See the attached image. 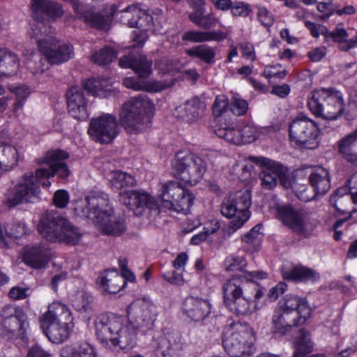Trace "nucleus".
Instances as JSON below:
<instances>
[{
	"mask_svg": "<svg viewBox=\"0 0 357 357\" xmlns=\"http://www.w3.org/2000/svg\"><path fill=\"white\" fill-rule=\"evenodd\" d=\"M68 158L69 153L63 150L47 151L43 158L38 160V163L46 164L49 168L41 167L35 173H25L17 184L8 190L5 204L12 208L23 202H31L32 198L39 195L40 186L50 185L51 183L48 179L55 175L62 179L68 178L70 171L65 160Z\"/></svg>",
	"mask_w": 357,
	"mask_h": 357,
	"instance_id": "f257e3e1",
	"label": "nucleus"
},
{
	"mask_svg": "<svg viewBox=\"0 0 357 357\" xmlns=\"http://www.w3.org/2000/svg\"><path fill=\"white\" fill-rule=\"evenodd\" d=\"M32 11L36 21L31 25V37L35 38L38 50L52 64L66 62L74 56V48L70 43L59 44L54 29L43 20L45 17H59L61 6L50 0H32Z\"/></svg>",
	"mask_w": 357,
	"mask_h": 357,
	"instance_id": "f03ea898",
	"label": "nucleus"
},
{
	"mask_svg": "<svg viewBox=\"0 0 357 357\" xmlns=\"http://www.w3.org/2000/svg\"><path fill=\"white\" fill-rule=\"evenodd\" d=\"M73 206L76 215L91 220L106 234L119 236L126 230L124 221L114 215L108 195L102 192L91 191Z\"/></svg>",
	"mask_w": 357,
	"mask_h": 357,
	"instance_id": "7ed1b4c3",
	"label": "nucleus"
},
{
	"mask_svg": "<svg viewBox=\"0 0 357 357\" xmlns=\"http://www.w3.org/2000/svg\"><path fill=\"white\" fill-rule=\"evenodd\" d=\"M222 291L224 303L231 312L248 316L260 309L258 301L266 290L255 283L245 281L244 278L238 275L225 281Z\"/></svg>",
	"mask_w": 357,
	"mask_h": 357,
	"instance_id": "20e7f679",
	"label": "nucleus"
},
{
	"mask_svg": "<svg viewBox=\"0 0 357 357\" xmlns=\"http://www.w3.org/2000/svg\"><path fill=\"white\" fill-rule=\"evenodd\" d=\"M153 109V104L146 96L132 97L121 106L119 123L128 133H139L150 126Z\"/></svg>",
	"mask_w": 357,
	"mask_h": 357,
	"instance_id": "39448f33",
	"label": "nucleus"
},
{
	"mask_svg": "<svg viewBox=\"0 0 357 357\" xmlns=\"http://www.w3.org/2000/svg\"><path fill=\"white\" fill-rule=\"evenodd\" d=\"M37 229L43 238L52 243L75 245L82 236L77 227L53 211H47L41 215Z\"/></svg>",
	"mask_w": 357,
	"mask_h": 357,
	"instance_id": "423d86ee",
	"label": "nucleus"
},
{
	"mask_svg": "<svg viewBox=\"0 0 357 357\" xmlns=\"http://www.w3.org/2000/svg\"><path fill=\"white\" fill-rule=\"evenodd\" d=\"M96 335L105 345L109 343L121 349L132 347L135 344L136 331L132 326H122V320L114 315H102L96 324Z\"/></svg>",
	"mask_w": 357,
	"mask_h": 357,
	"instance_id": "0eeeda50",
	"label": "nucleus"
},
{
	"mask_svg": "<svg viewBox=\"0 0 357 357\" xmlns=\"http://www.w3.org/2000/svg\"><path fill=\"white\" fill-rule=\"evenodd\" d=\"M255 336L247 324L233 322L224 329L222 344L231 357H242L252 353Z\"/></svg>",
	"mask_w": 357,
	"mask_h": 357,
	"instance_id": "6e6552de",
	"label": "nucleus"
},
{
	"mask_svg": "<svg viewBox=\"0 0 357 357\" xmlns=\"http://www.w3.org/2000/svg\"><path fill=\"white\" fill-rule=\"evenodd\" d=\"M307 104L312 113L328 120H335L344 112L342 95L333 88L314 91Z\"/></svg>",
	"mask_w": 357,
	"mask_h": 357,
	"instance_id": "1a4fd4ad",
	"label": "nucleus"
},
{
	"mask_svg": "<svg viewBox=\"0 0 357 357\" xmlns=\"http://www.w3.org/2000/svg\"><path fill=\"white\" fill-rule=\"evenodd\" d=\"M289 136L291 143L301 148L314 149L319 145L317 123L304 115H299L289 123Z\"/></svg>",
	"mask_w": 357,
	"mask_h": 357,
	"instance_id": "9d476101",
	"label": "nucleus"
},
{
	"mask_svg": "<svg viewBox=\"0 0 357 357\" xmlns=\"http://www.w3.org/2000/svg\"><path fill=\"white\" fill-rule=\"evenodd\" d=\"M250 205L251 196L248 190L236 192L222 204L221 213L232 219L229 222V234L239 229L249 219Z\"/></svg>",
	"mask_w": 357,
	"mask_h": 357,
	"instance_id": "9b49d317",
	"label": "nucleus"
},
{
	"mask_svg": "<svg viewBox=\"0 0 357 357\" xmlns=\"http://www.w3.org/2000/svg\"><path fill=\"white\" fill-rule=\"evenodd\" d=\"M174 175L191 185L196 184L206 172L204 160L192 153H178L173 163Z\"/></svg>",
	"mask_w": 357,
	"mask_h": 357,
	"instance_id": "f8f14e48",
	"label": "nucleus"
},
{
	"mask_svg": "<svg viewBox=\"0 0 357 357\" xmlns=\"http://www.w3.org/2000/svg\"><path fill=\"white\" fill-rule=\"evenodd\" d=\"M29 327L26 314L18 306L7 305L0 309V335L7 339L23 335Z\"/></svg>",
	"mask_w": 357,
	"mask_h": 357,
	"instance_id": "ddd939ff",
	"label": "nucleus"
},
{
	"mask_svg": "<svg viewBox=\"0 0 357 357\" xmlns=\"http://www.w3.org/2000/svg\"><path fill=\"white\" fill-rule=\"evenodd\" d=\"M119 132L116 116L109 114L92 119L88 128V134L91 139L102 144L111 143Z\"/></svg>",
	"mask_w": 357,
	"mask_h": 357,
	"instance_id": "4468645a",
	"label": "nucleus"
},
{
	"mask_svg": "<svg viewBox=\"0 0 357 357\" xmlns=\"http://www.w3.org/2000/svg\"><path fill=\"white\" fill-rule=\"evenodd\" d=\"M275 215L294 233L302 236L307 234L310 220L305 209L296 208L290 204L278 205L276 206Z\"/></svg>",
	"mask_w": 357,
	"mask_h": 357,
	"instance_id": "2eb2a0df",
	"label": "nucleus"
},
{
	"mask_svg": "<svg viewBox=\"0 0 357 357\" xmlns=\"http://www.w3.org/2000/svg\"><path fill=\"white\" fill-rule=\"evenodd\" d=\"M312 310L309 305H303L301 311L279 309L273 316L272 320L276 332L284 335L293 326H298L305 323L310 317Z\"/></svg>",
	"mask_w": 357,
	"mask_h": 357,
	"instance_id": "dca6fc26",
	"label": "nucleus"
},
{
	"mask_svg": "<svg viewBox=\"0 0 357 357\" xmlns=\"http://www.w3.org/2000/svg\"><path fill=\"white\" fill-rule=\"evenodd\" d=\"M263 165L259 174L262 188L273 189L280 181L285 188L290 187L291 182L287 174V169L281 164L273 160L262 158Z\"/></svg>",
	"mask_w": 357,
	"mask_h": 357,
	"instance_id": "f3484780",
	"label": "nucleus"
},
{
	"mask_svg": "<svg viewBox=\"0 0 357 357\" xmlns=\"http://www.w3.org/2000/svg\"><path fill=\"white\" fill-rule=\"evenodd\" d=\"M129 322L135 328H150L155 320V307L145 300H138L127 309Z\"/></svg>",
	"mask_w": 357,
	"mask_h": 357,
	"instance_id": "a211bd4d",
	"label": "nucleus"
},
{
	"mask_svg": "<svg viewBox=\"0 0 357 357\" xmlns=\"http://www.w3.org/2000/svg\"><path fill=\"white\" fill-rule=\"evenodd\" d=\"M119 199L135 215H141L144 208L154 210L158 208L155 199L149 194L137 190L123 191L119 193Z\"/></svg>",
	"mask_w": 357,
	"mask_h": 357,
	"instance_id": "6ab92c4d",
	"label": "nucleus"
},
{
	"mask_svg": "<svg viewBox=\"0 0 357 357\" xmlns=\"http://www.w3.org/2000/svg\"><path fill=\"white\" fill-rule=\"evenodd\" d=\"M183 344L179 334L167 333L157 339L153 352L156 357H178Z\"/></svg>",
	"mask_w": 357,
	"mask_h": 357,
	"instance_id": "aec40b11",
	"label": "nucleus"
},
{
	"mask_svg": "<svg viewBox=\"0 0 357 357\" xmlns=\"http://www.w3.org/2000/svg\"><path fill=\"white\" fill-rule=\"evenodd\" d=\"M52 252L46 243L26 246L23 256L24 262L35 268H42L48 263Z\"/></svg>",
	"mask_w": 357,
	"mask_h": 357,
	"instance_id": "412c9836",
	"label": "nucleus"
},
{
	"mask_svg": "<svg viewBox=\"0 0 357 357\" xmlns=\"http://www.w3.org/2000/svg\"><path fill=\"white\" fill-rule=\"evenodd\" d=\"M68 112L75 119L83 121L88 118L86 100L83 89L79 86H72L67 93Z\"/></svg>",
	"mask_w": 357,
	"mask_h": 357,
	"instance_id": "4be33fe9",
	"label": "nucleus"
},
{
	"mask_svg": "<svg viewBox=\"0 0 357 357\" xmlns=\"http://www.w3.org/2000/svg\"><path fill=\"white\" fill-rule=\"evenodd\" d=\"M116 13L120 21L130 27L145 29L152 20L151 15L135 5L128 6Z\"/></svg>",
	"mask_w": 357,
	"mask_h": 357,
	"instance_id": "5701e85b",
	"label": "nucleus"
},
{
	"mask_svg": "<svg viewBox=\"0 0 357 357\" xmlns=\"http://www.w3.org/2000/svg\"><path fill=\"white\" fill-rule=\"evenodd\" d=\"M183 309L189 318L195 321H199L211 314V305L206 299L188 296L183 302Z\"/></svg>",
	"mask_w": 357,
	"mask_h": 357,
	"instance_id": "b1692460",
	"label": "nucleus"
},
{
	"mask_svg": "<svg viewBox=\"0 0 357 357\" xmlns=\"http://www.w3.org/2000/svg\"><path fill=\"white\" fill-rule=\"evenodd\" d=\"M309 183L313 188L315 195H325L331 188L328 172L321 167L315 169L308 168Z\"/></svg>",
	"mask_w": 357,
	"mask_h": 357,
	"instance_id": "393cba45",
	"label": "nucleus"
},
{
	"mask_svg": "<svg viewBox=\"0 0 357 357\" xmlns=\"http://www.w3.org/2000/svg\"><path fill=\"white\" fill-rule=\"evenodd\" d=\"M97 283L99 288L108 294H116L126 284L125 280L116 270H108L98 277Z\"/></svg>",
	"mask_w": 357,
	"mask_h": 357,
	"instance_id": "a878e982",
	"label": "nucleus"
},
{
	"mask_svg": "<svg viewBox=\"0 0 357 357\" xmlns=\"http://www.w3.org/2000/svg\"><path fill=\"white\" fill-rule=\"evenodd\" d=\"M117 11V6L112 5L109 11L94 12L88 10L84 15V21L89 26L98 29H107L114 15Z\"/></svg>",
	"mask_w": 357,
	"mask_h": 357,
	"instance_id": "bb28decb",
	"label": "nucleus"
},
{
	"mask_svg": "<svg viewBox=\"0 0 357 357\" xmlns=\"http://www.w3.org/2000/svg\"><path fill=\"white\" fill-rule=\"evenodd\" d=\"M45 333L53 343H62L68 339L74 327L73 322H46Z\"/></svg>",
	"mask_w": 357,
	"mask_h": 357,
	"instance_id": "cd10ccee",
	"label": "nucleus"
},
{
	"mask_svg": "<svg viewBox=\"0 0 357 357\" xmlns=\"http://www.w3.org/2000/svg\"><path fill=\"white\" fill-rule=\"evenodd\" d=\"M123 84L128 89L135 91H146L149 92H158L172 86L166 82L155 80H146L143 78L127 77L123 79Z\"/></svg>",
	"mask_w": 357,
	"mask_h": 357,
	"instance_id": "c85d7f7f",
	"label": "nucleus"
},
{
	"mask_svg": "<svg viewBox=\"0 0 357 357\" xmlns=\"http://www.w3.org/2000/svg\"><path fill=\"white\" fill-rule=\"evenodd\" d=\"M196 3L199 8L188 15L189 20L203 29L209 30L214 28L219 22V20L212 13L204 15L203 0H196Z\"/></svg>",
	"mask_w": 357,
	"mask_h": 357,
	"instance_id": "c756f323",
	"label": "nucleus"
},
{
	"mask_svg": "<svg viewBox=\"0 0 357 357\" xmlns=\"http://www.w3.org/2000/svg\"><path fill=\"white\" fill-rule=\"evenodd\" d=\"M293 357H325L324 354H316L309 356L314 349V344L311 340L310 333L301 329L299 335L294 344Z\"/></svg>",
	"mask_w": 357,
	"mask_h": 357,
	"instance_id": "7c9ffc66",
	"label": "nucleus"
},
{
	"mask_svg": "<svg viewBox=\"0 0 357 357\" xmlns=\"http://www.w3.org/2000/svg\"><path fill=\"white\" fill-rule=\"evenodd\" d=\"M214 132L215 135L225 141L235 144L241 145L242 144V138L241 137L240 131L236 129V125L232 121H227L226 119L222 122V119H220V123L214 126Z\"/></svg>",
	"mask_w": 357,
	"mask_h": 357,
	"instance_id": "2f4dec72",
	"label": "nucleus"
},
{
	"mask_svg": "<svg viewBox=\"0 0 357 357\" xmlns=\"http://www.w3.org/2000/svg\"><path fill=\"white\" fill-rule=\"evenodd\" d=\"M45 322H73V318L68 306L60 302H53L43 315Z\"/></svg>",
	"mask_w": 357,
	"mask_h": 357,
	"instance_id": "473e14b6",
	"label": "nucleus"
},
{
	"mask_svg": "<svg viewBox=\"0 0 357 357\" xmlns=\"http://www.w3.org/2000/svg\"><path fill=\"white\" fill-rule=\"evenodd\" d=\"M282 274L284 280L294 282H306L319 278L318 273L314 271L303 266H296L291 269L283 268Z\"/></svg>",
	"mask_w": 357,
	"mask_h": 357,
	"instance_id": "72a5a7b5",
	"label": "nucleus"
},
{
	"mask_svg": "<svg viewBox=\"0 0 357 357\" xmlns=\"http://www.w3.org/2000/svg\"><path fill=\"white\" fill-rule=\"evenodd\" d=\"M352 189L347 186H342L330 197L329 202L337 211L345 213L348 211V205L352 200Z\"/></svg>",
	"mask_w": 357,
	"mask_h": 357,
	"instance_id": "f704fd0d",
	"label": "nucleus"
},
{
	"mask_svg": "<svg viewBox=\"0 0 357 357\" xmlns=\"http://www.w3.org/2000/svg\"><path fill=\"white\" fill-rule=\"evenodd\" d=\"M226 37L225 33L222 31H202L196 30H189L182 35L183 41L191 43H204L207 41H220Z\"/></svg>",
	"mask_w": 357,
	"mask_h": 357,
	"instance_id": "c9c22d12",
	"label": "nucleus"
},
{
	"mask_svg": "<svg viewBox=\"0 0 357 357\" xmlns=\"http://www.w3.org/2000/svg\"><path fill=\"white\" fill-rule=\"evenodd\" d=\"M181 192L179 195H174V199L168 204L167 208L178 213H187L193 205L195 197L191 192L181 186Z\"/></svg>",
	"mask_w": 357,
	"mask_h": 357,
	"instance_id": "e433bc0d",
	"label": "nucleus"
},
{
	"mask_svg": "<svg viewBox=\"0 0 357 357\" xmlns=\"http://www.w3.org/2000/svg\"><path fill=\"white\" fill-rule=\"evenodd\" d=\"M61 357H96L94 348L87 342L66 345L60 351Z\"/></svg>",
	"mask_w": 357,
	"mask_h": 357,
	"instance_id": "4c0bfd02",
	"label": "nucleus"
},
{
	"mask_svg": "<svg viewBox=\"0 0 357 357\" xmlns=\"http://www.w3.org/2000/svg\"><path fill=\"white\" fill-rule=\"evenodd\" d=\"M357 140L356 130L343 137L337 144L338 152L344 159L357 166V153L352 151L353 146Z\"/></svg>",
	"mask_w": 357,
	"mask_h": 357,
	"instance_id": "58836bf2",
	"label": "nucleus"
},
{
	"mask_svg": "<svg viewBox=\"0 0 357 357\" xmlns=\"http://www.w3.org/2000/svg\"><path fill=\"white\" fill-rule=\"evenodd\" d=\"M19 68L17 56L6 49H0V75H14Z\"/></svg>",
	"mask_w": 357,
	"mask_h": 357,
	"instance_id": "ea45409f",
	"label": "nucleus"
},
{
	"mask_svg": "<svg viewBox=\"0 0 357 357\" xmlns=\"http://www.w3.org/2000/svg\"><path fill=\"white\" fill-rule=\"evenodd\" d=\"M183 119L189 123L197 121L204 112V104L197 99L188 101L185 105Z\"/></svg>",
	"mask_w": 357,
	"mask_h": 357,
	"instance_id": "a19ab883",
	"label": "nucleus"
},
{
	"mask_svg": "<svg viewBox=\"0 0 357 357\" xmlns=\"http://www.w3.org/2000/svg\"><path fill=\"white\" fill-rule=\"evenodd\" d=\"M181 185L177 181H167L161 184L159 190V197L163 203V206L167 207L171 200L174 199V195H179L181 192Z\"/></svg>",
	"mask_w": 357,
	"mask_h": 357,
	"instance_id": "79ce46f5",
	"label": "nucleus"
},
{
	"mask_svg": "<svg viewBox=\"0 0 357 357\" xmlns=\"http://www.w3.org/2000/svg\"><path fill=\"white\" fill-rule=\"evenodd\" d=\"M111 87L107 79H89L83 85L84 89L93 96H105L111 91Z\"/></svg>",
	"mask_w": 357,
	"mask_h": 357,
	"instance_id": "37998d69",
	"label": "nucleus"
},
{
	"mask_svg": "<svg viewBox=\"0 0 357 357\" xmlns=\"http://www.w3.org/2000/svg\"><path fill=\"white\" fill-rule=\"evenodd\" d=\"M186 54L191 57H196L206 63H214L216 52L214 48L206 45H197L186 50Z\"/></svg>",
	"mask_w": 357,
	"mask_h": 357,
	"instance_id": "c03bdc74",
	"label": "nucleus"
},
{
	"mask_svg": "<svg viewBox=\"0 0 357 357\" xmlns=\"http://www.w3.org/2000/svg\"><path fill=\"white\" fill-rule=\"evenodd\" d=\"M0 149H2L1 151L4 158L3 162L6 164V166L13 169L17 165L19 160L18 153L14 146L5 141L3 134H0Z\"/></svg>",
	"mask_w": 357,
	"mask_h": 357,
	"instance_id": "a18cd8bd",
	"label": "nucleus"
},
{
	"mask_svg": "<svg viewBox=\"0 0 357 357\" xmlns=\"http://www.w3.org/2000/svg\"><path fill=\"white\" fill-rule=\"evenodd\" d=\"M109 180L112 186L117 190L124 187H132L136 183V180L132 176L120 170L112 171Z\"/></svg>",
	"mask_w": 357,
	"mask_h": 357,
	"instance_id": "49530a36",
	"label": "nucleus"
},
{
	"mask_svg": "<svg viewBox=\"0 0 357 357\" xmlns=\"http://www.w3.org/2000/svg\"><path fill=\"white\" fill-rule=\"evenodd\" d=\"M132 70L140 78L145 79L152 73V61L147 59L145 56H136L133 61Z\"/></svg>",
	"mask_w": 357,
	"mask_h": 357,
	"instance_id": "de8ad7c7",
	"label": "nucleus"
},
{
	"mask_svg": "<svg viewBox=\"0 0 357 357\" xmlns=\"http://www.w3.org/2000/svg\"><path fill=\"white\" fill-rule=\"evenodd\" d=\"M116 56L117 52L114 49L105 47L95 52L92 56V60L100 66H106L112 62Z\"/></svg>",
	"mask_w": 357,
	"mask_h": 357,
	"instance_id": "09e8293b",
	"label": "nucleus"
},
{
	"mask_svg": "<svg viewBox=\"0 0 357 357\" xmlns=\"http://www.w3.org/2000/svg\"><path fill=\"white\" fill-rule=\"evenodd\" d=\"M303 305H309L305 298H301L292 294H288L284 297V301L280 304L279 309L301 311V307Z\"/></svg>",
	"mask_w": 357,
	"mask_h": 357,
	"instance_id": "8fccbe9b",
	"label": "nucleus"
},
{
	"mask_svg": "<svg viewBox=\"0 0 357 357\" xmlns=\"http://www.w3.org/2000/svg\"><path fill=\"white\" fill-rule=\"evenodd\" d=\"M261 225H255L249 232L241 236L242 241L248 244H253L255 247H258L261 241Z\"/></svg>",
	"mask_w": 357,
	"mask_h": 357,
	"instance_id": "3c124183",
	"label": "nucleus"
},
{
	"mask_svg": "<svg viewBox=\"0 0 357 357\" xmlns=\"http://www.w3.org/2000/svg\"><path fill=\"white\" fill-rule=\"evenodd\" d=\"M239 131L242 138V144L251 143L258 137L257 129L253 125H245Z\"/></svg>",
	"mask_w": 357,
	"mask_h": 357,
	"instance_id": "603ef678",
	"label": "nucleus"
},
{
	"mask_svg": "<svg viewBox=\"0 0 357 357\" xmlns=\"http://www.w3.org/2000/svg\"><path fill=\"white\" fill-rule=\"evenodd\" d=\"M348 36V33L346 29L343 27L342 24H339L335 29L329 32L327 29V33L325 34L324 37L326 41L332 40L334 42L339 43L342 42Z\"/></svg>",
	"mask_w": 357,
	"mask_h": 357,
	"instance_id": "864d4df0",
	"label": "nucleus"
},
{
	"mask_svg": "<svg viewBox=\"0 0 357 357\" xmlns=\"http://www.w3.org/2000/svg\"><path fill=\"white\" fill-rule=\"evenodd\" d=\"M227 268L228 271H243V268L246 266V262L243 257L231 256L227 258Z\"/></svg>",
	"mask_w": 357,
	"mask_h": 357,
	"instance_id": "5fc2aeb1",
	"label": "nucleus"
},
{
	"mask_svg": "<svg viewBox=\"0 0 357 357\" xmlns=\"http://www.w3.org/2000/svg\"><path fill=\"white\" fill-rule=\"evenodd\" d=\"M91 303V296L84 292L78 293L73 301V306L77 311H86Z\"/></svg>",
	"mask_w": 357,
	"mask_h": 357,
	"instance_id": "6e6d98bb",
	"label": "nucleus"
},
{
	"mask_svg": "<svg viewBox=\"0 0 357 357\" xmlns=\"http://www.w3.org/2000/svg\"><path fill=\"white\" fill-rule=\"evenodd\" d=\"M231 110L234 114L241 116L243 115L248 110V102L238 95L234 96L231 99Z\"/></svg>",
	"mask_w": 357,
	"mask_h": 357,
	"instance_id": "4d7b16f0",
	"label": "nucleus"
},
{
	"mask_svg": "<svg viewBox=\"0 0 357 357\" xmlns=\"http://www.w3.org/2000/svg\"><path fill=\"white\" fill-rule=\"evenodd\" d=\"M14 93L16 95V102L15 108L18 109L23 105V102L28 98L31 91L30 89L26 85H21L14 89Z\"/></svg>",
	"mask_w": 357,
	"mask_h": 357,
	"instance_id": "13d9d810",
	"label": "nucleus"
},
{
	"mask_svg": "<svg viewBox=\"0 0 357 357\" xmlns=\"http://www.w3.org/2000/svg\"><path fill=\"white\" fill-rule=\"evenodd\" d=\"M257 19L266 27L271 26L274 22L273 15L265 7L258 8Z\"/></svg>",
	"mask_w": 357,
	"mask_h": 357,
	"instance_id": "bf43d9fd",
	"label": "nucleus"
},
{
	"mask_svg": "<svg viewBox=\"0 0 357 357\" xmlns=\"http://www.w3.org/2000/svg\"><path fill=\"white\" fill-rule=\"evenodd\" d=\"M69 198V194L66 190H59L54 194L53 203L57 208H63L68 205Z\"/></svg>",
	"mask_w": 357,
	"mask_h": 357,
	"instance_id": "052dcab7",
	"label": "nucleus"
},
{
	"mask_svg": "<svg viewBox=\"0 0 357 357\" xmlns=\"http://www.w3.org/2000/svg\"><path fill=\"white\" fill-rule=\"evenodd\" d=\"M231 10L234 16L242 17H247L252 12L250 6L243 1L236 2L234 5L232 4Z\"/></svg>",
	"mask_w": 357,
	"mask_h": 357,
	"instance_id": "680f3d73",
	"label": "nucleus"
},
{
	"mask_svg": "<svg viewBox=\"0 0 357 357\" xmlns=\"http://www.w3.org/2000/svg\"><path fill=\"white\" fill-rule=\"evenodd\" d=\"M244 278L245 281L256 284L261 288L257 283V280L265 279L267 277V273L262 271H245L243 275H239Z\"/></svg>",
	"mask_w": 357,
	"mask_h": 357,
	"instance_id": "e2e57ef3",
	"label": "nucleus"
},
{
	"mask_svg": "<svg viewBox=\"0 0 357 357\" xmlns=\"http://www.w3.org/2000/svg\"><path fill=\"white\" fill-rule=\"evenodd\" d=\"M305 24L310 31L311 35L314 38H318L320 35L324 36L327 33V28L324 25L317 24L310 21H306Z\"/></svg>",
	"mask_w": 357,
	"mask_h": 357,
	"instance_id": "0e129e2a",
	"label": "nucleus"
},
{
	"mask_svg": "<svg viewBox=\"0 0 357 357\" xmlns=\"http://www.w3.org/2000/svg\"><path fill=\"white\" fill-rule=\"evenodd\" d=\"M29 288H23L20 287H14L11 288L8 293L9 297L13 300H20L27 297V291Z\"/></svg>",
	"mask_w": 357,
	"mask_h": 357,
	"instance_id": "69168bd1",
	"label": "nucleus"
},
{
	"mask_svg": "<svg viewBox=\"0 0 357 357\" xmlns=\"http://www.w3.org/2000/svg\"><path fill=\"white\" fill-rule=\"evenodd\" d=\"M239 48L241 51L243 56L247 59L255 60V54L254 47L252 44L248 43H243L239 45Z\"/></svg>",
	"mask_w": 357,
	"mask_h": 357,
	"instance_id": "338daca9",
	"label": "nucleus"
},
{
	"mask_svg": "<svg viewBox=\"0 0 357 357\" xmlns=\"http://www.w3.org/2000/svg\"><path fill=\"white\" fill-rule=\"evenodd\" d=\"M26 357H52V355L38 345L31 347Z\"/></svg>",
	"mask_w": 357,
	"mask_h": 357,
	"instance_id": "774afa93",
	"label": "nucleus"
}]
</instances>
